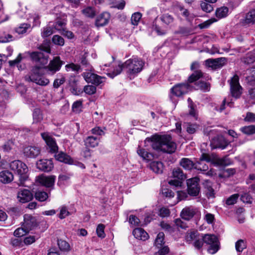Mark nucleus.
Wrapping results in <instances>:
<instances>
[{"instance_id": "1", "label": "nucleus", "mask_w": 255, "mask_h": 255, "mask_svg": "<svg viewBox=\"0 0 255 255\" xmlns=\"http://www.w3.org/2000/svg\"><path fill=\"white\" fill-rule=\"evenodd\" d=\"M145 142H150L152 147L155 150L172 153L176 149V143L172 140L171 136L169 135H154L150 138H147Z\"/></svg>"}, {"instance_id": "2", "label": "nucleus", "mask_w": 255, "mask_h": 255, "mask_svg": "<svg viewBox=\"0 0 255 255\" xmlns=\"http://www.w3.org/2000/svg\"><path fill=\"white\" fill-rule=\"evenodd\" d=\"M144 64V61L141 58L132 57L124 63V67L128 76L131 78L142 70Z\"/></svg>"}, {"instance_id": "3", "label": "nucleus", "mask_w": 255, "mask_h": 255, "mask_svg": "<svg viewBox=\"0 0 255 255\" xmlns=\"http://www.w3.org/2000/svg\"><path fill=\"white\" fill-rule=\"evenodd\" d=\"M43 72L39 66L32 67L29 75L24 77V79L27 82H32L40 86H46L49 83V80L43 76Z\"/></svg>"}, {"instance_id": "4", "label": "nucleus", "mask_w": 255, "mask_h": 255, "mask_svg": "<svg viewBox=\"0 0 255 255\" xmlns=\"http://www.w3.org/2000/svg\"><path fill=\"white\" fill-rule=\"evenodd\" d=\"M10 168L19 175V185H23L28 178L27 173L28 169L26 165L20 160H14L10 163Z\"/></svg>"}, {"instance_id": "5", "label": "nucleus", "mask_w": 255, "mask_h": 255, "mask_svg": "<svg viewBox=\"0 0 255 255\" xmlns=\"http://www.w3.org/2000/svg\"><path fill=\"white\" fill-rule=\"evenodd\" d=\"M205 244L209 245L208 251L211 254H215L219 250L218 239L216 236L211 234H203Z\"/></svg>"}, {"instance_id": "6", "label": "nucleus", "mask_w": 255, "mask_h": 255, "mask_svg": "<svg viewBox=\"0 0 255 255\" xmlns=\"http://www.w3.org/2000/svg\"><path fill=\"white\" fill-rule=\"evenodd\" d=\"M199 178L195 177L189 179L187 180V191L189 195L197 196L200 191L199 186Z\"/></svg>"}, {"instance_id": "7", "label": "nucleus", "mask_w": 255, "mask_h": 255, "mask_svg": "<svg viewBox=\"0 0 255 255\" xmlns=\"http://www.w3.org/2000/svg\"><path fill=\"white\" fill-rule=\"evenodd\" d=\"M24 54L29 55L32 61L41 66L45 65L48 62V55L45 54L42 52H28L25 53Z\"/></svg>"}, {"instance_id": "8", "label": "nucleus", "mask_w": 255, "mask_h": 255, "mask_svg": "<svg viewBox=\"0 0 255 255\" xmlns=\"http://www.w3.org/2000/svg\"><path fill=\"white\" fill-rule=\"evenodd\" d=\"M64 62L61 60L60 57L56 56L51 60L49 64L44 67L49 74L53 75L60 70Z\"/></svg>"}, {"instance_id": "9", "label": "nucleus", "mask_w": 255, "mask_h": 255, "mask_svg": "<svg viewBox=\"0 0 255 255\" xmlns=\"http://www.w3.org/2000/svg\"><path fill=\"white\" fill-rule=\"evenodd\" d=\"M230 84L232 96L235 98H239L242 94V88L239 84V76L234 75L231 79Z\"/></svg>"}, {"instance_id": "10", "label": "nucleus", "mask_w": 255, "mask_h": 255, "mask_svg": "<svg viewBox=\"0 0 255 255\" xmlns=\"http://www.w3.org/2000/svg\"><path fill=\"white\" fill-rule=\"evenodd\" d=\"M172 177L173 179L169 180L168 183L171 185L175 186H181L182 181L186 178L185 175L183 173L182 170L179 168H174L172 171Z\"/></svg>"}, {"instance_id": "11", "label": "nucleus", "mask_w": 255, "mask_h": 255, "mask_svg": "<svg viewBox=\"0 0 255 255\" xmlns=\"http://www.w3.org/2000/svg\"><path fill=\"white\" fill-rule=\"evenodd\" d=\"M85 81L88 83H91L96 85H99L105 81V77L99 76L91 72H84L82 74Z\"/></svg>"}, {"instance_id": "12", "label": "nucleus", "mask_w": 255, "mask_h": 255, "mask_svg": "<svg viewBox=\"0 0 255 255\" xmlns=\"http://www.w3.org/2000/svg\"><path fill=\"white\" fill-rule=\"evenodd\" d=\"M199 213V211L197 208L192 206H186L182 210L180 216L182 219L189 221Z\"/></svg>"}, {"instance_id": "13", "label": "nucleus", "mask_w": 255, "mask_h": 255, "mask_svg": "<svg viewBox=\"0 0 255 255\" xmlns=\"http://www.w3.org/2000/svg\"><path fill=\"white\" fill-rule=\"evenodd\" d=\"M42 138L45 141L49 151L52 153H55L58 150V147L55 139L48 132L41 133Z\"/></svg>"}, {"instance_id": "14", "label": "nucleus", "mask_w": 255, "mask_h": 255, "mask_svg": "<svg viewBox=\"0 0 255 255\" xmlns=\"http://www.w3.org/2000/svg\"><path fill=\"white\" fill-rule=\"evenodd\" d=\"M23 150L24 155L26 157L35 158L40 154L41 148L38 145H33L25 146Z\"/></svg>"}, {"instance_id": "15", "label": "nucleus", "mask_w": 255, "mask_h": 255, "mask_svg": "<svg viewBox=\"0 0 255 255\" xmlns=\"http://www.w3.org/2000/svg\"><path fill=\"white\" fill-rule=\"evenodd\" d=\"M189 89L188 84H178L172 87L171 90V93L176 97H180L187 93Z\"/></svg>"}, {"instance_id": "16", "label": "nucleus", "mask_w": 255, "mask_h": 255, "mask_svg": "<svg viewBox=\"0 0 255 255\" xmlns=\"http://www.w3.org/2000/svg\"><path fill=\"white\" fill-rule=\"evenodd\" d=\"M226 62V59L224 57L217 59H208L205 61L206 66L214 69L223 67Z\"/></svg>"}, {"instance_id": "17", "label": "nucleus", "mask_w": 255, "mask_h": 255, "mask_svg": "<svg viewBox=\"0 0 255 255\" xmlns=\"http://www.w3.org/2000/svg\"><path fill=\"white\" fill-rule=\"evenodd\" d=\"M33 194L27 189H23L18 192L17 198L18 200L22 203L28 202L33 199Z\"/></svg>"}, {"instance_id": "18", "label": "nucleus", "mask_w": 255, "mask_h": 255, "mask_svg": "<svg viewBox=\"0 0 255 255\" xmlns=\"http://www.w3.org/2000/svg\"><path fill=\"white\" fill-rule=\"evenodd\" d=\"M37 168L43 171L49 172L53 167V164L50 159H41L36 163Z\"/></svg>"}, {"instance_id": "19", "label": "nucleus", "mask_w": 255, "mask_h": 255, "mask_svg": "<svg viewBox=\"0 0 255 255\" xmlns=\"http://www.w3.org/2000/svg\"><path fill=\"white\" fill-rule=\"evenodd\" d=\"M55 180V176H46L40 175L38 177L36 181L41 185L47 187H50L54 185Z\"/></svg>"}, {"instance_id": "20", "label": "nucleus", "mask_w": 255, "mask_h": 255, "mask_svg": "<svg viewBox=\"0 0 255 255\" xmlns=\"http://www.w3.org/2000/svg\"><path fill=\"white\" fill-rule=\"evenodd\" d=\"M228 144V142L224 138L220 137L214 138L211 143V145L212 148H219L224 149Z\"/></svg>"}, {"instance_id": "21", "label": "nucleus", "mask_w": 255, "mask_h": 255, "mask_svg": "<svg viewBox=\"0 0 255 255\" xmlns=\"http://www.w3.org/2000/svg\"><path fill=\"white\" fill-rule=\"evenodd\" d=\"M110 18V14L107 12H104L99 15L96 19L95 24L96 26H103L106 25Z\"/></svg>"}, {"instance_id": "22", "label": "nucleus", "mask_w": 255, "mask_h": 255, "mask_svg": "<svg viewBox=\"0 0 255 255\" xmlns=\"http://www.w3.org/2000/svg\"><path fill=\"white\" fill-rule=\"evenodd\" d=\"M100 138L94 135H90L84 139V143L86 147L94 148L99 145Z\"/></svg>"}, {"instance_id": "23", "label": "nucleus", "mask_w": 255, "mask_h": 255, "mask_svg": "<svg viewBox=\"0 0 255 255\" xmlns=\"http://www.w3.org/2000/svg\"><path fill=\"white\" fill-rule=\"evenodd\" d=\"M132 234L135 238L142 241L147 240L149 237L148 234L143 229L140 228L134 229Z\"/></svg>"}, {"instance_id": "24", "label": "nucleus", "mask_w": 255, "mask_h": 255, "mask_svg": "<svg viewBox=\"0 0 255 255\" xmlns=\"http://www.w3.org/2000/svg\"><path fill=\"white\" fill-rule=\"evenodd\" d=\"M13 179V175L11 172L7 170H4L0 172V182L6 184L10 183Z\"/></svg>"}, {"instance_id": "25", "label": "nucleus", "mask_w": 255, "mask_h": 255, "mask_svg": "<svg viewBox=\"0 0 255 255\" xmlns=\"http://www.w3.org/2000/svg\"><path fill=\"white\" fill-rule=\"evenodd\" d=\"M180 165L185 170H190L195 168L196 163H194L193 161L187 158H183L180 160Z\"/></svg>"}, {"instance_id": "26", "label": "nucleus", "mask_w": 255, "mask_h": 255, "mask_svg": "<svg viewBox=\"0 0 255 255\" xmlns=\"http://www.w3.org/2000/svg\"><path fill=\"white\" fill-rule=\"evenodd\" d=\"M159 19L162 23L165 26L171 25L175 20L174 16L169 13H164L162 14L160 16Z\"/></svg>"}, {"instance_id": "27", "label": "nucleus", "mask_w": 255, "mask_h": 255, "mask_svg": "<svg viewBox=\"0 0 255 255\" xmlns=\"http://www.w3.org/2000/svg\"><path fill=\"white\" fill-rule=\"evenodd\" d=\"M55 157L56 160L65 163L71 164L73 162V159L69 155L63 152H60L58 154H56Z\"/></svg>"}, {"instance_id": "28", "label": "nucleus", "mask_w": 255, "mask_h": 255, "mask_svg": "<svg viewBox=\"0 0 255 255\" xmlns=\"http://www.w3.org/2000/svg\"><path fill=\"white\" fill-rule=\"evenodd\" d=\"M149 167L154 172L160 174L163 171V165L160 161H152L150 163Z\"/></svg>"}, {"instance_id": "29", "label": "nucleus", "mask_w": 255, "mask_h": 255, "mask_svg": "<svg viewBox=\"0 0 255 255\" xmlns=\"http://www.w3.org/2000/svg\"><path fill=\"white\" fill-rule=\"evenodd\" d=\"M200 235L197 231L191 230L187 232L185 239L186 242L190 243L192 241H195Z\"/></svg>"}, {"instance_id": "30", "label": "nucleus", "mask_w": 255, "mask_h": 255, "mask_svg": "<svg viewBox=\"0 0 255 255\" xmlns=\"http://www.w3.org/2000/svg\"><path fill=\"white\" fill-rule=\"evenodd\" d=\"M124 69V63H122L121 62H119L117 66H115L113 71L111 72L108 73L107 75L110 77L113 78L115 76L120 74L121 73L123 69Z\"/></svg>"}, {"instance_id": "31", "label": "nucleus", "mask_w": 255, "mask_h": 255, "mask_svg": "<svg viewBox=\"0 0 255 255\" xmlns=\"http://www.w3.org/2000/svg\"><path fill=\"white\" fill-rule=\"evenodd\" d=\"M245 24H255V9L251 10L246 15L244 20Z\"/></svg>"}, {"instance_id": "32", "label": "nucleus", "mask_w": 255, "mask_h": 255, "mask_svg": "<svg viewBox=\"0 0 255 255\" xmlns=\"http://www.w3.org/2000/svg\"><path fill=\"white\" fill-rule=\"evenodd\" d=\"M137 153L144 160L149 161L152 160L154 158V156L152 153L147 152L143 149H138Z\"/></svg>"}, {"instance_id": "33", "label": "nucleus", "mask_w": 255, "mask_h": 255, "mask_svg": "<svg viewBox=\"0 0 255 255\" xmlns=\"http://www.w3.org/2000/svg\"><path fill=\"white\" fill-rule=\"evenodd\" d=\"M24 223L22 225L25 229H28V232L31 229L33 226L34 219L29 216H25L24 217Z\"/></svg>"}, {"instance_id": "34", "label": "nucleus", "mask_w": 255, "mask_h": 255, "mask_svg": "<svg viewBox=\"0 0 255 255\" xmlns=\"http://www.w3.org/2000/svg\"><path fill=\"white\" fill-rule=\"evenodd\" d=\"M57 244L59 249L61 251L67 252L70 251V246L66 241L62 240H58L57 241Z\"/></svg>"}, {"instance_id": "35", "label": "nucleus", "mask_w": 255, "mask_h": 255, "mask_svg": "<svg viewBox=\"0 0 255 255\" xmlns=\"http://www.w3.org/2000/svg\"><path fill=\"white\" fill-rule=\"evenodd\" d=\"M34 197L37 200L44 202L48 199V195L46 192L37 191L35 192Z\"/></svg>"}, {"instance_id": "36", "label": "nucleus", "mask_w": 255, "mask_h": 255, "mask_svg": "<svg viewBox=\"0 0 255 255\" xmlns=\"http://www.w3.org/2000/svg\"><path fill=\"white\" fill-rule=\"evenodd\" d=\"M203 238V234H201L193 243L194 247L198 250H201L205 244Z\"/></svg>"}, {"instance_id": "37", "label": "nucleus", "mask_w": 255, "mask_h": 255, "mask_svg": "<svg viewBox=\"0 0 255 255\" xmlns=\"http://www.w3.org/2000/svg\"><path fill=\"white\" fill-rule=\"evenodd\" d=\"M240 130L244 134L252 135L255 133V126L250 125L245 126L240 128Z\"/></svg>"}, {"instance_id": "38", "label": "nucleus", "mask_w": 255, "mask_h": 255, "mask_svg": "<svg viewBox=\"0 0 255 255\" xmlns=\"http://www.w3.org/2000/svg\"><path fill=\"white\" fill-rule=\"evenodd\" d=\"M247 248L246 242L244 240H239L235 243L236 250L238 252L241 253Z\"/></svg>"}, {"instance_id": "39", "label": "nucleus", "mask_w": 255, "mask_h": 255, "mask_svg": "<svg viewBox=\"0 0 255 255\" xmlns=\"http://www.w3.org/2000/svg\"><path fill=\"white\" fill-rule=\"evenodd\" d=\"M228 13V8L223 6L218 8L216 11V15L219 18L226 17Z\"/></svg>"}, {"instance_id": "40", "label": "nucleus", "mask_w": 255, "mask_h": 255, "mask_svg": "<svg viewBox=\"0 0 255 255\" xmlns=\"http://www.w3.org/2000/svg\"><path fill=\"white\" fill-rule=\"evenodd\" d=\"M205 187L206 188V192L207 196L208 198H213L214 197V190L213 189L211 183L208 181H206L205 184Z\"/></svg>"}, {"instance_id": "41", "label": "nucleus", "mask_w": 255, "mask_h": 255, "mask_svg": "<svg viewBox=\"0 0 255 255\" xmlns=\"http://www.w3.org/2000/svg\"><path fill=\"white\" fill-rule=\"evenodd\" d=\"M13 40L12 35L6 32H4L0 35V43L9 42Z\"/></svg>"}, {"instance_id": "42", "label": "nucleus", "mask_w": 255, "mask_h": 255, "mask_svg": "<svg viewBox=\"0 0 255 255\" xmlns=\"http://www.w3.org/2000/svg\"><path fill=\"white\" fill-rule=\"evenodd\" d=\"M164 234L162 232H160L158 234L157 237L155 241V246L158 248H161L162 245L164 244Z\"/></svg>"}, {"instance_id": "43", "label": "nucleus", "mask_w": 255, "mask_h": 255, "mask_svg": "<svg viewBox=\"0 0 255 255\" xmlns=\"http://www.w3.org/2000/svg\"><path fill=\"white\" fill-rule=\"evenodd\" d=\"M198 128L199 126L196 124H191L190 123L186 124V131L189 134L194 133Z\"/></svg>"}, {"instance_id": "44", "label": "nucleus", "mask_w": 255, "mask_h": 255, "mask_svg": "<svg viewBox=\"0 0 255 255\" xmlns=\"http://www.w3.org/2000/svg\"><path fill=\"white\" fill-rule=\"evenodd\" d=\"M30 28V24L23 23L20 24L19 26L16 28L15 31L18 34H23Z\"/></svg>"}, {"instance_id": "45", "label": "nucleus", "mask_w": 255, "mask_h": 255, "mask_svg": "<svg viewBox=\"0 0 255 255\" xmlns=\"http://www.w3.org/2000/svg\"><path fill=\"white\" fill-rule=\"evenodd\" d=\"M33 118L35 123H38L43 119L41 111L39 109H34L33 113Z\"/></svg>"}, {"instance_id": "46", "label": "nucleus", "mask_w": 255, "mask_h": 255, "mask_svg": "<svg viewBox=\"0 0 255 255\" xmlns=\"http://www.w3.org/2000/svg\"><path fill=\"white\" fill-rule=\"evenodd\" d=\"M24 54H22L21 53H19L17 57L13 60H9L8 61V64L10 67H13L15 65H17L22 60L25 58V56Z\"/></svg>"}, {"instance_id": "47", "label": "nucleus", "mask_w": 255, "mask_h": 255, "mask_svg": "<svg viewBox=\"0 0 255 255\" xmlns=\"http://www.w3.org/2000/svg\"><path fill=\"white\" fill-rule=\"evenodd\" d=\"M66 71H74L78 72L81 70V67L79 65L75 64L73 63L67 64L65 66Z\"/></svg>"}, {"instance_id": "48", "label": "nucleus", "mask_w": 255, "mask_h": 255, "mask_svg": "<svg viewBox=\"0 0 255 255\" xmlns=\"http://www.w3.org/2000/svg\"><path fill=\"white\" fill-rule=\"evenodd\" d=\"M180 10L182 11V15L184 16L188 21H192L195 17L194 14L190 13L187 9L181 7Z\"/></svg>"}, {"instance_id": "49", "label": "nucleus", "mask_w": 255, "mask_h": 255, "mask_svg": "<svg viewBox=\"0 0 255 255\" xmlns=\"http://www.w3.org/2000/svg\"><path fill=\"white\" fill-rule=\"evenodd\" d=\"M202 76V73L201 71H195L188 78V81L190 83H192L198 80Z\"/></svg>"}, {"instance_id": "50", "label": "nucleus", "mask_w": 255, "mask_h": 255, "mask_svg": "<svg viewBox=\"0 0 255 255\" xmlns=\"http://www.w3.org/2000/svg\"><path fill=\"white\" fill-rule=\"evenodd\" d=\"M188 104H189L188 107L189 108V115L190 116L194 117L195 119H197V117L196 110L195 109L193 104L190 98H188Z\"/></svg>"}, {"instance_id": "51", "label": "nucleus", "mask_w": 255, "mask_h": 255, "mask_svg": "<svg viewBox=\"0 0 255 255\" xmlns=\"http://www.w3.org/2000/svg\"><path fill=\"white\" fill-rule=\"evenodd\" d=\"M141 17V14L139 12H135L132 14L131 17V23L132 25L136 26L138 25Z\"/></svg>"}, {"instance_id": "52", "label": "nucleus", "mask_w": 255, "mask_h": 255, "mask_svg": "<svg viewBox=\"0 0 255 255\" xmlns=\"http://www.w3.org/2000/svg\"><path fill=\"white\" fill-rule=\"evenodd\" d=\"M28 233V229H25V228L22 226V227L18 228L15 230L14 232V235L16 237H21L25 235Z\"/></svg>"}, {"instance_id": "53", "label": "nucleus", "mask_w": 255, "mask_h": 255, "mask_svg": "<svg viewBox=\"0 0 255 255\" xmlns=\"http://www.w3.org/2000/svg\"><path fill=\"white\" fill-rule=\"evenodd\" d=\"M82 109V101L79 100L75 102L72 105V110L76 113H80Z\"/></svg>"}, {"instance_id": "54", "label": "nucleus", "mask_w": 255, "mask_h": 255, "mask_svg": "<svg viewBox=\"0 0 255 255\" xmlns=\"http://www.w3.org/2000/svg\"><path fill=\"white\" fill-rule=\"evenodd\" d=\"M52 41L56 45L63 46L64 44V39L58 35H55L53 36Z\"/></svg>"}, {"instance_id": "55", "label": "nucleus", "mask_w": 255, "mask_h": 255, "mask_svg": "<svg viewBox=\"0 0 255 255\" xmlns=\"http://www.w3.org/2000/svg\"><path fill=\"white\" fill-rule=\"evenodd\" d=\"M83 13L87 17H93L95 15V11L92 7H87L82 10Z\"/></svg>"}, {"instance_id": "56", "label": "nucleus", "mask_w": 255, "mask_h": 255, "mask_svg": "<svg viewBox=\"0 0 255 255\" xmlns=\"http://www.w3.org/2000/svg\"><path fill=\"white\" fill-rule=\"evenodd\" d=\"M201 7L203 10L207 12H210L213 10V5L210 3L202 1Z\"/></svg>"}, {"instance_id": "57", "label": "nucleus", "mask_w": 255, "mask_h": 255, "mask_svg": "<svg viewBox=\"0 0 255 255\" xmlns=\"http://www.w3.org/2000/svg\"><path fill=\"white\" fill-rule=\"evenodd\" d=\"M214 163L219 166H227L230 164V161L227 158H217Z\"/></svg>"}, {"instance_id": "58", "label": "nucleus", "mask_w": 255, "mask_h": 255, "mask_svg": "<svg viewBox=\"0 0 255 255\" xmlns=\"http://www.w3.org/2000/svg\"><path fill=\"white\" fill-rule=\"evenodd\" d=\"M70 215V213L68 210L67 208L63 206L60 208V214L59 215V218L61 219L65 218L67 216Z\"/></svg>"}, {"instance_id": "59", "label": "nucleus", "mask_w": 255, "mask_h": 255, "mask_svg": "<svg viewBox=\"0 0 255 255\" xmlns=\"http://www.w3.org/2000/svg\"><path fill=\"white\" fill-rule=\"evenodd\" d=\"M198 89L204 91H209L210 90V84L204 82H199L197 84Z\"/></svg>"}, {"instance_id": "60", "label": "nucleus", "mask_w": 255, "mask_h": 255, "mask_svg": "<svg viewBox=\"0 0 255 255\" xmlns=\"http://www.w3.org/2000/svg\"><path fill=\"white\" fill-rule=\"evenodd\" d=\"M239 197L238 194H235L231 195L226 200V204L229 205H232L237 202V201Z\"/></svg>"}, {"instance_id": "61", "label": "nucleus", "mask_w": 255, "mask_h": 255, "mask_svg": "<svg viewBox=\"0 0 255 255\" xmlns=\"http://www.w3.org/2000/svg\"><path fill=\"white\" fill-rule=\"evenodd\" d=\"M105 226L103 224H99L97 226L96 232L99 237L104 238L105 237L104 232Z\"/></svg>"}, {"instance_id": "62", "label": "nucleus", "mask_w": 255, "mask_h": 255, "mask_svg": "<svg viewBox=\"0 0 255 255\" xmlns=\"http://www.w3.org/2000/svg\"><path fill=\"white\" fill-rule=\"evenodd\" d=\"M53 33V29L50 27H46L43 28L41 36L43 38L49 36Z\"/></svg>"}, {"instance_id": "63", "label": "nucleus", "mask_w": 255, "mask_h": 255, "mask_svg": "<svg viewBox=\"0 0 255 255\" xmlns=\"http://www.w3.org/2000/svg\"><path fill=\"white\" fill-rule=\"evenodd\" d=\"M84 92L88 95H93L96 92V88L93 85H88L84 87Z\"/></svg>"}, {"instance_id": "64", "label": "nucleus", "mask_w": 255, "mask_h": 255, "mask_svg": "<svg viewBox=\"0 0 255 255\" xmlns=\"http://www.w3.org/2000/svg\"><path fill=\"white\" fill-rule=\"evenodd\" d=\"M244 121L249 123L255 122V114L251 112H248L244 119Z\"/></svg>"}]
</instances>
